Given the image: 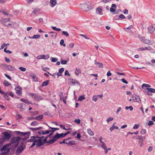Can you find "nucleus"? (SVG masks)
Segmentation results:
<instances>
[{
  "instance_id": "f257e3e1",
  "label": "nucleus",
  "mask_w": 155,
  "mask_h": 155,
  "mask_svg": "<svg viewBox=\"0 0 155 155\" xmlns=\"http://www.w3.org/2000/svg\"><path fill=\"white\" fill-rule=\"evenodd\" d=\"M48 137V135L47 136V137H45L44 139H42L44 138V136H42L40 137L37 136L38 138H36L35 140L37 142H38L37 144V146L41 147L46 142L48 143V141H47V138Z\"/></svg>"
},
{
  "instance_id": "f03ea898",
  "label": "nucleus",
  "mask_w": 155,
  "mask_h": 155,
  "mask_svg": "<svg viewBox=\"0 0 155 155\" xmlns=\"http://www.w3.org/2000/svg\"><path fill=\"white\" fill-rule=\"evenodd\" d=\"M21 140V138L19 137H14L12 139L11 142L12 144L15 143L14 146L15 148H16L18 145L19 141Z\"/></svg>"
},
{
  "instance_id": "7ed1b4c3",
  "label": "nucleus",
  "mask_w": 155,
  "mask_h": 155,
  "mask_svg": "<svg viewBox=\"0 0 155 155\" xmlns=\"http://www.w3.org/2000/svg\"><path fill=\"white\" fill-rule=\"evenodd\" d=\"M15 132L18 134L19 135L21 136H23L25 137L24 138H22V140L23 141H25L26 140L28 139L29 136V134H30L31 132H21L20 131H16Z\"/></svg>"
},
{
  "instance_id": "20e7f679",
  "label": "nucleus",
  "mask_w": 155,
  "mask_h": 155,
  "mask_svg": "<svg viewBox=\"0 0 155 155\" xmlns=\"http://www.w3.org/2000/svg\"><path fill=\"white\" fill-rule=\"evenodd\" d=\"M29 95L32 97L35 101H39L42 99V97H41L35 94L30 93Z\"/></svg>"
},
{
  "instance_id": "39448f33",
  "label": "nucleus",
  "mask_w": 155,
  "mask_h": 155,
  "mask_svg": "<svg viewBox=\"0 0 155 155\" xmlns=\"http://www.w3.org/2000/svg\"><path fill=\"white\" fill-rule=\"evenodd\" d=\"M2 134L4 135L3 138L4 140H8L11 137V134L8 133L7 132H3Z\"/></svg>"
},
{
  "instance_id": "423d86ee",
  "label": "nucleus",
  "mask_w": 155,
  "mask_h": 155,
  "mask_svg": "<svg viewBox=\"0 0 155 155\" xmlns=\"http://www.w3.org/2000/svg\"><path fill=\"white\" fill-rule=\"evenodd\" d=\"M10 144H7L5 145L1 149V151L2 152L4 151V152H9L10 149L9 148H8V147H9V145H10Z\"/></svg>"
},
{
  "instance_id": "0eeeda50",
  "label": "nucleus",
  "mask_w": 155,
  "mask_h": 155,
  "mask_svg": "<svg viewBox=\"0 0 155 155\" xmlns=\"http://www.w3.org/2000/svg\"><path fill=\"white\" fill-rule=\"evenodd\" d=\"M3 66L5 67V68L6 69L9 71H12L14 70L15 68L14 67H12V66L9 65H7L5 64H3Z\"/></svg>"
},
{
  "instance_id": "6e6552de",
  "label": "nucleus",
  "mask_w": 155,
  "mask_h": 155,
  "mask_svg": "<svg viewBox=\"0 0 155 155\" xmlns=\"http://www.w3.org/2000/svg\"><path fill=\"white\" fill-rule=\"evenodd\" d=\"M136 97L132 96L133 100L134 102H137L139 103H141V100L139 96H136Z\"/></svg>"
},
{
  "instance_id": "1a4fd4ad",
  "label": "nucleus",
  "mask_w": 155,
  "mask_h": 155,
  "mask_svg": "<svg viewBox=\"0 0 155 155\" xmlns=\"http://www.w3.org/2000/svg\"><path fill=\"white\" fill-rule=\"evenodd\" d=\"M18 107L20 108L21 111L24 110L26 109V105L23 103H21L18 105Z\"/></svg>"
},
{
  "instance_id": "9d476101",
  "label": "nucleus",
  "mask_w": 155,
  "mask_h": 155,
  "mask_svg": "<svg viewBox=\"0 0 155 155\" xmlns=\"http://www.w3.org/2000/svg\"><path fill=\"white\" fill-rule=\"evenodd\" d=\"M148 32L150 34H152L155 29V25L153 26H150L148 28Z\"/></svg>"
},
{
  "instance_id": "9b49d317",
  "label": "nucleus",
  "mask_w": 155,
  "mask_h": 155,
  "mask_svg": "<svg viewBox=\"0 0 155 155\" xmlns=\"http://www.w3.org/2000/svg\"><path fill=\"white\" fill-rule=\"evenodd\" d=\"M64 71V68H61L59 69L58 70V72L57 73V78H58L59 76H62L63 74L62 73Z\"/></svg>"
},
{
  "instance_id": "f8f14e48",
  "label": "nucleus",
  "mask_w": 155,
  "mask_h": 155,
  "mask_svg": "<svg viewBox=\"0 0 155 155\" xmlns=\"http://www.w3.org/2000/svg\"><path fill=\"white\" fill-rule=\"evenodd\" d=\"M143 39H142V41H143V42L144 43H145L146 44H147L148 45H152V42L150 40L145 39L144 37H142Z\"/></svg>"
},
{
  "instance_id": "ddd939ff",
  "label": "nucleus",
  "mask_w": 155,
  "mask_h": 155,
  "mask_svg": "<svg viewBox=\"0 0 155 155\" xmlns=\"http://www.w3.org/2000/svg\"><path fill=\"white\" fill-rule=\"evenodd\" d=\"M16 93L18 95H21L22 94L21 88L20 87H17L15 88Z\"/></svg>"
},
{
  "instance_id": "4468645a",
  "label": "nucleus",
  "mask_w": 155,
  "mask_h": 155,
  "mask_svg": "<svg viewBox=\"0 0 155 155\" xmlns=\"http://www.w3.org/2000/svg\"><path fill=\"white\" fill-rule=\"evenodd\" d=\"M24 147L23 145L19 146L18 148L16 150V152L17 153H21L24 150Z\"/></svg>"
},
{
  "instance_id": "2eb2a0df",
  "label": "nucleus",
  "mask_w": 155,
  "mask_h": 155,
  "mask_svg": "<svg viewBox=\"0 0 155 155\" xmlns=\"http://www.w3.org/2000/svg\"><path fill=\"white\" fill-rule=\"evenodd\" d=\"M69 80H71V81L69 83L70 84H76L80 85V83L78 81H76V80L74 79H70Z\"/></svg>"
},
{
  "instance_id": "dca6fc26",
  "label": "nucleus",
  "mask_w": 155,
  "mask_h": 155,
  "mask_svg": "<svg viewBox=\"0 0 155 155\" xmlns=\"http://www.w3.org/2000/svg\"><path fill=\"white\" fill-rule=\"evenodd\" d=\"M117 6L116 4H113L111 5V7L110 8V11L112 12H114L115 11V9L116 8Z\"/></svg>"
},
{
  "instance_id": "f3484780",
  "label": "nucleus",
  "mask_w": 155,
  "mask_h": 155,
  "mask_svg": "<svg viewBox=\"0 0 155 155\" xmlns=\"http://www.w3.org/2000/svg\"><path fill=\"white\" fill-rule=\"evenodd\" d=\"M152 49L151 47L150 46L146 47H142L138 49L137 50L138 51H143L146 50H150Z\"/></svg>"
},
{
  "instance_id": "a211bd4d",
  "label": "nucleus",
  "mask_w": 155,
  "mask_h": 155,
  "mask_svg": "<svg viewBox=\"0 0 155 155\" xmlns=\"http://www.w3.org/2000/svg\"><path fill=\"white\" fill-rule=\"evenodd\" d=\"M82 6H83V7L85 8H87L88 10H86V11H87L90 10L92 8V7L91 6H88V5L87 4V3H84L83 4V5H82Z\"/></svg>"
},
{
  "instance_id": "6ab92c4d",
  "label": "nucleus",
  "mask_w": 155,
  "mask_h": 155,
  "mask_svg": "<svg viewBox=\"0 0 155 155\" xmlns=\"http://www.w3.org/2000/svg\"><path fill=\"white\" fill-rule=\"evenodd\" d=\"M30 76L32 78L33 80L37 82L38 81V78L35 74H30Z\"/></svg>"
},
{
  "instance_id": "aec40b11",
  "label": "nucleus",
  "mask_w": 155,
  "mask_h": 155,
  "mask_svg": "<svg viewBox=\"0 0 155 155\" xmlns=\"http://www.w3.org/2000/svg\"><path fill=\"white\" fill-rule=\"evenodd\" d=\"M49 129H51V130H49V133L50 132H54L55 131L59 130V128H58L52 127L49 126Z\"/></svg>"
},
{
  "instance_id": "412c9836",
  "label": "nucleus",
  "mask_w": 155,
  "mask_h": 155,
  "mask_svg": "<svg viewBox=\"0 0 155 155\" xmlns=\"http://www.w3.org/2000/svg\"><path fill=\"white\" fill-rule=\"evenodd\" d=\"M96 13L97 14L100 15H102L103 14V13H101V12L102 11V9L101 8H100L99 7L97 8L96 10Z\"/></svg>"
},
{
  "instance_id": "4be33fe9",
  "label": "nucleus",
  "mask_w": 155,
  "mask_h": 155,
  "mask_svg": "<svg viewBox=\"0 0 155 155\" xmlns=\"http://www.w3.org/2000/svg\"><path fill=\"white\" fill-rule=\"evenodd\" d=\"M115 124V123H114L113 124L112 127H110V130L111 132L112 131L115 129L117 130L119 129V127H118L115 126V125H114Z\"/></svg>"
},
{
  "instance_id": "5701e85b",
  "label": "nucleus",
  "mask_w": 155,
  "mask_h": 155,
  "mask_svg": "<svg viewBox=\"0 0 155 155\" xmlns=\"http://www.w3.org/2000/svg\"><path fill=\"white\" fill-rule=\"evenodd\" d=\"M50 3L51 7H54L57 4L56 0H50Z\"/></svg>"
},
{
  "instance_id": "b1692460",
  "label": "nucleus",
  "mask_w": 155,
  "mask_h": 155,
  "mask_svg": "<svg viewBox=\"0 0 155 155\" xmlns=\"http://www.w3.org/2000/svg\"><path fill=\"white\" fill-rule=\"evenodd\" d=\"M42 128V127H40L36 128H30V130L32 131H35L38 130H41Z\"/></svg>"
},
{
  "instance_id": "393cba45",
  "label": "nucleus",
  "mask_w": 155,
  "mask_h": 155,
  "mask_svg": "<svg viewBox=\"0 0 155 155\" xmlns=\"http://www.w3.org/2000/svg\"><path fill=\"white\" fill-rule=\"evenodd\" d=\"M5 93L6 94H7L11 97H14L15 96L14 94L12 91H6Z\"/></svg>"
},
{
  "instance_id": "a878e982",
  "label": "nucleus",
  "mask_w": 155,
  "mask_h": 155,
  "mask_svg": "<svg viewBox=\"0 0 155 155\" xmlns=\"http://www.w3.org/2000/svg\"><path fill=\"white\" fill-rule=\"evenodd\" d=\"M43 115L42 114H41L40 115L37 116L36 117H35V119L40 120H41L43 118Z\"/></svg>"
},
{
  "instance_id": "bb28decb",
  "label": "nucleus",
  "mask_w": 155,
  "mask_h": 155,
  "mask_svg": "<svg viewBox=\"0 0 155 155\" xmlns=\"http://www.w3.org/2000/svg\"><path fill=\"white\" fill-rule=\"evenodd\" d=\"M146 90L151 93H155V89L153 88H147Z\"/></svg>"
},
{
  "instance_id": "cd10ccee",
  "label": "nucleus",
  "mask_w": 155,
  "mask_h": 155,
  "mask_svg": "<svg viewBox=\"0 0 155 155\" xmlns=\"http://www.w3.org/2000/svg\"><path fill=\"white\" fill-rule=\"evenodd\" d=\"M20 101L25 103L27 104H31L30 101H28L27 100L24 99L23 98L21 99Z\"/></svg>"
},
{
  "instance_id": "c85d7f7f",
  "label": "nucleus",
  "mask_w": 155,
  "mask_h": 155,
  "mask_svg": "<svg viewBox=\"0 0 155 155\" xmlns=\"http://www.w3.org/2000/svg\"><path fill=\"white\" fill-rule=\"evenodd\" d=\"M38 137H35L34 136H33L31 137V138L28 140L27 141L28 142H33L35 140H36V138H37Z\"/></svg>"
},
{
  "instance_id": "c756f323",
  "label": "nucleus",
  "mask_w": 155,
  "mask_h": 155,
  "mask_svg": "<svg viewBox=\"0 0 155 155\" xmlns=\"http://www.w3.org/2000/svg\"><path fill=\"white\" fill-rule=\"evenodd\" d=\"M3 84L4 85L5 87H7L11 85V83L8 82L6 80H5L4 81Z\"/></svg>"
},
{
  "instance_id": "7c9ffc66",
  "label": "nucleus",
  "mask_w": 155,
  "mask_h": 155,
  "mask_svg": "<svg viewBox=\"0 0 155 155\" xmlns=\"http://www.w3.org/2000/svg\"><path fill=\"white\" fill-rule=\"evenodd\" d=\"M48 84V80H47L44 81L42 84L41 86L44 87L47 85Z\"/></svg>"
},
{
  "instance_id": "2f4dec72",
  "label": "nucleus",
  "mask_w": 155,
  "mask_h": 155,
  "mask_svg": "<svg viewBox=\"0 0 155 155\" xmlns=\"http://www.w3.org/2000/svg\"><path fill=\"white\" fill-rule=\"evenodd\" d=\"M40 37V36L39 35H33L32 37H30L29 36L28 37L30 38H39Z\"/></svg>"
},
{
  "instance_id": "473e14b6",
  "label": "nucleus",
  "mask_w": 155,
  "mask_h": 155,
  "mask_svg": "<svg viewBox=\"0 0 155 155\" xmlns=\"http://www.w3.org/2000/svg\"><path fill=\"white\" fill-rule=\"evenodd\" d=\"M76 141L75 140H70L68 142V144L71 145H74L75 144Z\"/></svg>"
},
{
  "instance_id": "72a5a7b5",
  "label": "nucleus",
  "mask_w": 155,
  "mask_h": 155,
  "mask_svg": "<svg viewBox=\"0 0 155 155\" xmlns=\"http://www.w3.org/2000/svg\"><path fill=\"white\" fill-rule=\"evenodd\" d=\"M53 138L56 141L57 140L59 139L58 133H56V134L54 136H53Z\"/></svg>"
},
{
  "instance_id": "f704fd0d",
  "label": "nucleus",
  "mask_w": 155,
  "mask_h": 155,
  "mask_svg": "<svg viewBox=\"0 0 155 155\" xmlns=\"http://www.w3.org/2000/svg\"><path fill=\"white\" fill-rule=\"evenodd\" d=\"M125 18V16L123 14H121L119 16V18L116 19V20H121L120 19H124Z\"/></svg>"
},
{
  "instance_id": "c9c22d12",
  "label": "nucleus",
  "mask_w": 155,
  "mask_h": 155,
  "mask_svg": "<svg viewBox=\"0 0 155 155\" xmlns=\"http://www.w3.org/2000/svg\"><path fill=\"white\" fill-rule=\"evenodd\" d=\"M81 73V70L79 69H78L77 68H76V70L75 72L76 75L78 76L79 75V73Z\"/></svg>"
},
{
  "instance_id": "e433bc0d",
  "label": "nucleus",
  "mask_w": 155,
  "mask_h": 155,
  "mask_svg": "<svg viewBox=\"0 0 155 155\" xmlns=\"http://www.w3.org/2000/svg\"><path fill=\"white\" fill-rule=\"evenodd\" d=\"M4 97L8 101H9L10 100L11 98L10 97H9L8 96V95L7 94H6V93H5V94H4V95H3Z\"/></svg>"
},
{
  "instance_id": "4c0bfd02",
  "label": "nucleus",
  "mask_w": 155,
  "mask_h": 155,
  "mask_svg": "<svg viewBox=\"0 0 155 155\" xmlns=\"http://www.w3.org/2000/svg\"><path fill=\"white\" fill-rule=\"evenodd\" d=\"M40 12V10L36 8L33 10L32 13L34 14H37Z\"/></svg>"
},
{
  "instance_id": "58836bf2",
  "label": "nucleus",
  "mask_w": 155,
  "mask_h": 155,
  "mask_svg": "<svg viewBox=\"0 0 155 155\" xmlns=\"http://www.w3.org/2000/svg\"><path fill=\"white\" fill-rule=\"evenodd\" d=\"M102 144L101 145V147L104 149V150H105L107 149V147L106 145L104 142L102 143Z\"/></svg>"
},
{
  "instance_id": "ea45409f",
  "label": "nucleus",
  "mask_w": 155,
  "mask_h": 155,
  "mask_svg": "<svg viewBox=\"0 0 155 155\" xmlns=\"http://www.w3.org/2000/svg\"><path fill=\"white\" fill-rule=\"evenodd\" d=\"M51 60L52 62H55L57 61L58 59L56 58L51 57Z\"/></svg>"
},
{
  "instance_id": "a19ab883",
  "label": "nucleus",
  "mask_w": 155,
  "mask_h": 155,
  "mask_svg": "<svg viewBox=\"0 0 155 155\" xmlns=\"http://www.w3.org/2000/svg\"><path fill=\"white\" fill-rule=\"evenodd\" d=\"M59 126L61 128H62L63 129H64V130H68V129H71V128H69L68 129H66L65 127V126L64 125L61 124H60L59 125Z\"/></svg>"
},
{
  "instance_id": "79ce46f5",
  "label": "nucleus",
  "mask_w": 155,
  "mask_h": 155,
  "mask_svg": "<svg viewBox=\"0 0 155 155\" xmlns=\"http://www.w3.org/2000/svg\"><path fill=\"white\" fill-rule=\"evenodd\" d=\"M68 61H66V60H63L62 59H61V63L62 64H67Z\"/></svg>"
},
{
  "instance_id": "37998d69",
  "label": "nucleus",
  "mask_w": 155,
  "mask_h": 155,
  "mask_svg": "<svg viewBox=\"0 0 155 155\" xmlns=\"http://www.w3.org/2000/svg\"><path fill=\"white\" fill-rule=\"evenodd\" d=\"M151 87L150 85L149 84H143L142 85V88H143L144 87Z\"/></svg>"
},
{
  "instance_id": "c03bdc74",
  "label": "nucleus",
  "mask_w": 155,
  "mask_h": 155,
  "mask_svg": "<svg viewBox=\"0 0 155 155\" xmlns=\"http://www.w3.org/2000/svg\"><path fill=\"white\" fill-rule=\"evenodd\" d=\"M87 132L90 135L93 136L94 134V133L90 129H87Z\"/></svg>"
},
{
  "instance_id": "a18cd8bd",
  "label": "nucleus",
  "mask_w": 155,
  "mask_h": 155,
  "mask_svg": "<svg viewBox=\"0 0 155 155\" xmlns=\"http://www.w3.org/2000/svg\"><path fill=\"white\" fill-rule=\"evenodd\" d=\"M62 34L65 36L66 37H68L69 36V34L67 31H63L62 32Z\"/></svg>"
},
{
  "instance_id": "49530a36",
  "label": "nucleus",
  "mask_w": 155,
  "mask_h": 155,
  "mask_svg": "<svg viewBox=\"0 0 155 155\" xmlns=\"http://www.w3.org/2000/svg\"><path fill=\"white\" fill-rule=\"evenodd\" d=\"M74 122L78 124H80L81 123V120L79 119H75L74 120Z\"/></svg>"
},
{
  "instance_id": "de8ad7c7",
  "label": "nucleus",
  "mask_w": 155,
  "mask_h": 155,
  "mask_svg": "<svg viewBox=\"0 0 155 155\" xmlns=\"http://www.w3.org/2000/svg\"><path fill=\"white\" fill-rule=\"evenodd\" d=\"M74 43H70L68 46H67V48H71L74 47Z\"/></svg>"
},
{
  "instance_id": "09e8293b",
  "label": "nucleus",
  "mask_w": 155,
  "mask_h": 155,
  "mask_svg": "<svg viewBox=\"0 0 155 155\" xmlns=\"http://www.w3.org/2000/svg\"><path fill=\"white\" fill-rule=\"evenodd\" d=\"M60 44L61 45H62L64 47L66 46V45L64 43V39H61L60 42Z\"/></svg>"
},
{
  "instance_id": "8fccbe9b",
  "label": "nucleus",
  "mask_w": 155,
  "mask_h": 155,
  "mask_svg": "<svg viewBox=\"0 0 155 155\" xmlns=\"http://www.w3.org/2000/svg\"><path fill=\"white\" fill-rule=\"evenodd\" d=\"M38 122H37L36 121H33V122H32L31 123V126H36L38 125Z\"/></svg>"
},
{
  "instance_id": "3c124183",
  "label": "nucleus",
  "mask_w": 155,
  "mask_h": 155,
  "mask_svg": "<svg viewBox=\"0 0 155 155\" xmlns=\"http://www.w3.org/2000/svg\"><path fill=\"white\" fill-rule=\"evenodd\" d=\"M125 109L126 110H128V109H130V111H132L133 110V107L131 106H130L129 107H128V106H126L125 107Z\"/></svg>"
},
{
  "instance_id": "603ef678",
  "label": "nucleus",
  "mask_w": 155,
  "mask_h": 155,
  "mask_svg": "<svg viewBox=\"0 0 155 155\" xmlns=\"http://www.w3.org/2000/svg\"><path fill=\"white\" fill-rule=\"evenodd\" d=\"M85 99V97L84 96H81L78 98V100L80 101H81Z\"/></svg>"
},
{
  "instance_id": "864d4df0",
  "label": "nucleus",
  "mask_w": 155,
  "mask_h": 155,
  "mask_svg": "<svg viewBox=\"0 0 155 155\" xmlns=\"http://www.w3.org/2000/svg\"><path fill=\"white\" fill-rule=\"evenodd\" d=\"M144 141L143 140H140L139 141L138 143L139 145V146L140 147H141L143 146L144 145V143H143Z\"/></svg>"
},
{
  "instance_id": "5fc2aeb1",
  "label": "nucleus",
  "mask_w": 155,
  "mask_h": 155,
  "mask_svg": "<svg viewBox=\"0 0 155 155\" xmlns=\"http://www.w3.org/2000/svg\"><path fill=\"white\" fill-rule=\"evenodd\" d=\"M55 141H56L53 138L49 140V145L52 144Z\"/></svg>"
},
{
  "instance_id": "6e6d98bb",
  "label": "nucleus",
  "mask_w": 155,
  "mask_h": 155,
  "mask_svg": "<svg viewBox=\"0 0 155 155\" xmlns=\"http://www.w3.org/2000/svg\"><path fill=\"white\" fill-rule=\"evenodd\" d=\"M97 99V95H94L93 96L92 100L96 102Z\"/></svg>"
},
{
  "instance_id": "4d7b16f0",
  "label": "nucleus",
  "mask_w": 155,
  "mask_h": 155,
  "mask_svg": "<svg viewBox=\"0 0 155 155\" xmlns=\"http://www.w3.org/2000/svg\"><path fill=\"white\" fill-rule=\"evenodd\" d=\"M140 133L142 134H145L146 133V130L145 129H142L140 131Z\"/></svg>"
},
{
  "instance_id": "13d9d810",
  "label": "nucleus",
  "mask_w": 155,
  "mask_h": 155,
  "mask_svg": "<svg viewBox=\"0 0 155 155\" xmlns=\"http://www.w3.org/2000/svg\"><path fill=\"white\" fill-rule=\"evenodd\" d=\"M65 141H66V139H64L62 141L60 142L59 143L60 144L64 143L66 144H68V142H66Z\"/></svg>"
},
{
  "instance_id": "bf43d9fd",
  "label": "nucleus",
  "mask_w": 155,
  "mask_h": 155,
  "mask_svg": "<svg viewBox=\"0 0 155 155\" xmlns=\"http://www.w3.org/2000/svg\"><path fill=\"white\" fill-rule=\"evenodd\" d=\"M58 134L59 136V139L62 138L64 137V135H64L63 133H62L61 134H59L58 133Z\"/></svg>"
},
{
  "instance_id": "052dcab7",
  "label": "nucleus",
  "mask_w": 155,
  "mask_h": 155,
  "mask_svg": "<svg viewBox=\"0 0 155 155\" xmlns=\"http://www.w3.org/2000/svg\"><path fill=\"white\" fill-rule=\"evenodd\" d=\"M7 48V47L5 48L4 49V51L7 53H8L9 54H11L12 53V51H10V50H6V48Z\"/></svg>"
},
{
  "instance_id": "680f3d73",
  "label": "nucleus",
  "mask_w": 155,
  "mask_h": 155,
  "mask_svg": "<svg viewBox=\"0 0 155 155\" xmlns=\"http://www.w3.org/2000/svg\"><path fill=\"white\" fill-rule=\"evenodd\" d=\"M0 12H2L3 14L5 15H8V12H6L5 10H4L2 11L0 10Z\"/></svg>"
},
{
  "instance_id": "e2e57ef3",
  "label": "nucleus",
  "mask_w": 155,
  "mask_h": 155,
  "mask_svg": "<svg viewBox=\"0 0 155 155\" xmlns=\"http://www.w3.org/2000/svg\"><path fill=\"white\" fill-rule=\"evenodd\" d=\"M139 126V124H135L133 127V128L134 129H137L138 128Z\"/></svg>"
},
{
  "instance_id": "0e129e2a",
  "label": "nucleus",
  "mask_w": 155,
  "mask_h": 155,
  "mask_svg": "<svg viewBox=\"0 0 155 155\" xmlns=\"http://www.w3.org/2000/svg\"><path fill=\"white\" fill-rule=\"evenodd\" d=\"M136 139H138L140 140H143V138H142V136H137V137L136 138Z\"/></svg>"
},
{
  "instance_id": "69168bd1",
  "label": "nucleus",
  "mask_w": 155,
  "mask_h": 155,
  "mask_svg": "<svg viewBox=\"0 0 155 155\" xmlns=\"http://www.w3.org/2000/svg\"><path fill=\"white\" fill-rule=\"evenodd\" d=\"M19 69L22 71H26V68H24L22 67H20Z\"/></svg>"
},
{
  "instance_id": "338daca9",
  "label": "nucleus",
  "mask_w": 155,
  "mask_h": 155,
  "mask_svg": "<svg viewBox=\"0 0 155 155\" xmlns=\"http://www.w3.org/2000/svg\"><path fill=\"white\" fill-rule=\"evenodd\" d=\"M144 92L147 94V95L149 96H152V94L151 93V92H149L148 91H147V90H145Z\"/></svg>"
},
{
  "instance_id": "774afa93",
  "label": "nucleus",
  "mask_w": 155,
  "mask_h": 155,
  "mask_svg": "<svg viewBox=\"0 0 155 155\" xmlns=\"http://www.w3.org/2000/svg\"><path fill=\"white\" fill-rule=\"evenodd\" d=\"M121 81L123 83L126 84H128V82L125 79V78H123L121 79Z\"/></svg>"
}]
</instances>
